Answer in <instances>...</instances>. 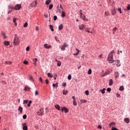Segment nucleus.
Returning a JSON list of instances; mask_svg holds the SVG:
<instances>
[{"instance_id": "13d9d810", "label": "nucleus", "mask_w": 130, "mask_h": 130, "mask_svg": "<svg viewBox=\"0 0 130 130\" xmlns=\"http://www.w3.org/2000/svg\"><path fill=\"white\" fill-rule=\"evenodd\" d=\"M16 21H17V18H13V22L16 23Z\"/></svg>"}, {"instance_id": "8fccbe9b", "label": "nucleus", "mask_w": 130, "mask_h": 130, "mask_svg": "<svg viewBox=\"0 0 130 130\" xmlns=\"http://www.w3.org/2000/svg\"><path fill=\"white\" fill-rule=\"evenodd\" d=\"M30 50V47L29 46L27 47L26 48V51H29Z\"/></svg>"}, {"instance_id": "e433bc0d", "label": "nucleus", "mask_w": 130, "mask_h": 130, "mask_svg": "<svg viewBox=\"0 0 130 130\" xmlns=\"http://www.w3.org/2000/svg\"><path fill=\"white\" fill-rule=\"evenodd\" d=\"M38 3V1H37V0H36L35 2V4H34V7H36V6H37V4Z\"/></svg>"}, {"instance_id": "9d476101", "label": "nucleus", "mask_w": 130, "mask_h": 130, "mask_svg": "<svg viewBox=\"0 0 130 130\" xmlns=\"http://www.w3.org/2000/svg\"><path fill=\"white\" fill-rule=\"evenodd\" d=\"M116 61H117V63H116V67H117V68H119V67H120V66H121V64H120V61L119 60L117 59V60H116Z\"/></svg>"}, {"instance_id": "3c124183", "label": "nucleus", "mask_w": 130, "mask_h": 130, "mask_svg": "<svg viewBox=\"0 0 130 130\" xmlns=\"http://www.w3.org/2000/svg\"><path fill=\"white\" fill-rule=\"evenodd\" d=\"M68 80H71L72 79V76L71 75H69L68 77Z\"/></svg>"}, {"instance_id": "a878e982", "label": "nucleus", "mask_w": 130, "mask_h": 130, "mask_svg": "<svg viewBox=\"0 0 130 130\" xmlns=\"http://www.w3.org/2000/svg\"><path fill=\"white\" fill-rule=\"evenodd\" d=\"M80 102L81 103H87V100H81Z\"/></svg>"}, {"instance_id": "393cba45", "label": "nucleus", "mask_w": 130, "mask_h": 130, "mask_svg": "<svg viewBox=\"0 0 130 130\" xmlns=\"http://www.w3.org/2000/svg\"><path fill=\"white\" fill-rule=\"evenodd\" d=\"M2 35L3 36L4 39H6V38H7V36H6V34L5 32H2Z\"/></svg>"}, {"instance_id": "6ab92c4d", "label": "nucleus", "mask_w": 130, "mask_h": 130, "mask_svg": "<svg viewBox=\"0 0 130 130\" xmlns=\"http://www.w3.org/2000/svg\"><path fill=\"white\" fill-rule=\"evenodd\" d=\"M30 87H28V86H25L24 88V91H30Z\"/></svg>"}, {"instance_id": "09e8293b", "label": "nucleus", "mask_w": 130, "mask_h": 130, "mask_svg": "<svg viewBox=\"0 0 130 130\" xmlns=\"http://www.w3.org/2000/svg\"><path fill=\"white\" fill-rule=\"evenodd\" d=\"M23 119H26L27 118V115L25 114L23 116Z\"/></svg>"}, {"instance_id": "0eeeda50", "label": "nucleus", "mask_w": 130, "mask_h": 130, "mask_svg": "<svg viewBox=\"0 0 130 130\" xmlns=\"http://www.w3.org/2000/svg\"><path fill=\"white\" fill-rule=\"evenodd\" d=\"M80 17L83 19L84 21L86 20V17L84 15H83V13H82V10H80Z\"/></svg>"}, {"instance_id": "1a4fd4ad", "label": "nucleus", "mask_w": 130, "mask_h": 130, "mask_svg": "<svg viewBox=\"0 0 130 130\" xmlns=\"http://www.w3.org/2000/svg\"><path fill=\"white\" fill-rule=\"evenodd\" d=\"M44 48H46L47 49H49V48H51V45H48L47 44H45L44 45Z\"/></svg>"}, {"instance_id": "58836bf2", "label": "nucleus", "mask_w": 130, "mask_h": 130, "mask_svg": "<svg viewBox=\"0 0 130 130\" xmlns=\"http://www.w3.org/2000/svg\"><path fill=\"white\" fill-rule=\"evenodd\" d=\"M88 75H91V74H92V70L89 69L88 71Z\"/></svg>"}, {"instance_id": "f8f14e48", "label": "nucleus", "mask_w": 130, "mask_h": 130, "mask_svg": "<svg viewBox=\"0 0 130 130\" xmlns=\"http://www.w3.org/2000/svg\"><path fill=\"white\" fill-rule=\"evenodd\" d=\"M4 45H5L6 46H9V45H10V42L5 41L4 42Z\"/></svg>"}, {"instance_id": "c9c22d12", "label": "nucleus", "mask_w": 130, "mask_h": 130, "mask_svg": "<svg viewBox=\"0 0 130 130\" xmlns=\"http://www.w3.org/2000/svg\"><path fill=\"white\" fill-rule=\"evenodd\" d=\"M73 105H74V106H77V101L76 100L73 101Z\"/></svg>"}, {"instance_id": "c756f323", "label": "nucleus", "mask_w": 130, "mask_h": 130, "mask_svg": "<svg viewBox=\"0 0 130 130\" xmlns=\"http://www.w3.org/2000/svg\"><path fill=\"white\" fill-rule=\"evenodd\" d=\"M57 65L58 67H60L61 66V62L60 61H57Z\"/></svg>"}, {"instance_id": "7c9ffc66", "label": "nucleus", "mask_w": 130, "mask_h": 130, "mask_svg": "<svg viewBox=\"0 0 130 130\" xmlns=\"http://www.w3.org/2000/svg\"><path fill=\"white\" fill-rule=\"evenodd\" d=\"M49 27H50V28L51 31H52V32H53V31H54V29H53V25H49Z\"/></svg>"}, {"instance_id": "6e6552de", "label": "nucleus", "mask_w": 130, "mask_h": 130, "mask_svg": "<svg viewBox=\"0 0 130 130\" xmlns=\"http://www.w3.org/2000/svg\"><path fill=\"white\" fill-rule=\"evenodd\" d=\"M26 123H23L22 124L23 127H22V129L23 130H28V127L27 126V125H26Z\"/></svg>"}, {"instance_id": "a19ab883", "label": "nucleus", "mask_w": 130, "mask_h": 130, "mask_svg": "<svg viewBox=\"0 0 130 130\" xmlns=\"http://www.w3.org/2000/svg\"><path fill=\"white\" fill-rule=\"evenodd\" d=\"M116 30H117V28H116V27H114V28H113V34H115V31H116Z\"/></svg>"}, {"instance_id": "4c0bfd02", "label": "nucleus", "mask_w": 130, "mask_h": 130, "mask_svg": "<svg viewBox=\"0 0 130 130\" xmlns=\"http://www.w3.org/2000/svg\"><path fill=\"white\" fill-rule=\"evenodd\" d=\"M35 96H37V95H39V92H38V90L35 91Z\"/></svg>"}, {"instance_id": "6e6d98bb", "label": "nucleus", "mask_w": 130, "mask_h": 130, "mask_svg": "<svg viewBox=\"0 0 130 130\" xmlns=\"http://www.w3.org/2000/svg\"><path fill=\"white\" fill-rule=\"evenodd\" d=\"M54 21H56V20H57V16H54Z\"/></svg>"}, {"instance_id": "4d7b16f0", "label": "nucleus", "mask_w": 130, "mask_h": 130, "mask_svg": "<svg viewBox=\"0 0 130 130\" xmlns=\"http://www.w3.org/2000/svg\"><path fill=\"white\" fill-rule=\"evenodd\" d=\"M38 60V59L37 58H35L33 59L34 62H36V61H37Z\"/></svg>"}, {"instance_id": "e2e57ef3", "label": "nucleus", "mask_w": 130, "mask_h": 130, "mask_svg": "<svg viewBox=\"0 0 130 130\" xmlns=\"http://www.w3.org/2000/svg\"><path fill=\"white\" fill-rule=\"evenodd\" d=\"M98 128H100V129H101V128H102V126H101V125H100L98 126Z\"/></svg>"}, {"instance_id": "2eb2a0df", "label": "nucleus", "mask_w": 130, "mask_h": 130, "mask_svg": "<svg viewBox=\"0 0 130 130\" xmlns=\"http://www.w3.org/2000/svg\"><path fill=\"white\" fill-rule=\"evenodd\" d=\"M55 108H56V109H57V110H61L60 106H59V105H55Z\"/></svg>"}, {"instance_id": "f257e3e1", "label": "nucleus", "mask_w": 130, "mask_h": 130, "mask_svg": "<svg viewBox=\"0 0 130 130\" xmlns=\"http://www.w3.org/2000/svg\"><path fill=\"white\" fill-rule=\"evenodd\" d=\"M113 53H114V51H112L108 56V60L109 61V63H113L115 60H113Z\"/></svg>"}, {"instance_id": "473e14b6", "label": "nucleus", "mask_w": 130, "mask_h": 130, "mask_svg": "<svg viewBox=\"0 0 130 130\" xmlns=\"http://www.w3.org/2000/svg\"><path fill=\"white\" fill-rule=\"evenodd\" d=\"M77 51V52H76L75 54H74V55H78L79 54V53L80 52V50H78V49H76Z\"/></svg>"}, {"instance_id": "412c9836", "label": "nucleus", "mask_w": 130, "mask_h": 130, "mask_svg": "<svg viewBox=\"0 0 130 130\" xmlns=\"http://www.w3.org/2000/svg\"><path fill=\"white\" fill-rule=\"evenodd\" d=\"M85 32H88V33H92V31H90V28H86L85 29Z\"/></svg>"}, {"instance_id": "338daca9", "label": "nucleus", "mask_w": 130, "mask_h": 130, "mask_svg": "<svg viewBox=\"0 0 130 130\" xmlns=\"http://www.w3.org/2000/svg\"><path fill=\"white\" fill-rule=\"evenodd\" d=\"M117 97H119L120 96V94H119L118 93H116Z\"/></svg>"}, {"instance_id": "f03ea898", "label": "nucleus", "mask_w": 130, "mask_h": 130, "mask_svg": "<svg viewBox=\"0 0 130 130\" xmlns=\"http://www.w3.org/2000/svg\"><path fill=\"white\" fill-rule=\"evenodd\" d=\"M20 43V40H19V38L17 36V35H15L14 40V45H18Z\"/></svg>"}, {"instance_id": "79ce46f5", "label": "nucleus", "mask_w": 130, "mask_h": 130, "mask_svg": "<svg viewBox=\"0 0 130 130\" xmlns=\"http://www.w3.org/2000/svg\"><path fill=\"white\" fill-rule=\"evenodd\" d=\"M52 8H53V5H52V4L50 5V6H49V10L52 9Z\"/></svg>"}, {"instance_id": "0e129e2a", "label": "nucleus", "mask_w": 130, "mask_h": 130, "mask_svg": "<svg viewBox=\"0 0 130 130\" xmlns=\"http://www.w3.org/2000/svg\"><path fill=\"white\" fill-rule=\"evenodd\" d=\"M55 39L56 41H58L59 42V41L58 40V39L57 38V37H55Z\"/></svg>"}, {"instance_id": "f3484780", "label": "nucleus", "mask_w": 130, "mask_h": 130, "mask_svg": "<svg viewBox=\"0 0 130 130\" xmlns=\"http://www.w3.org/2000/svg\"><path fill=\"white\" fill-rule=\"evenodd\" d=\"M63 28V25L62 24H60L58 27V30H62Z\"/></svg>"}, {"instance_id": "5fc2aeb1", "label": "nucleus", "mask_w": 130, "mask_h": 130, "mask_svg": "<svg viewBox=\"0 0 130 130\" xmlns=\"http://www.w3.org/2000/svg\"><path fill=\"white\" fill-rule=\"evenodd\" d=\"M27 26H28V23L25 22L23 25L24 27H27Z\"/></svg>"}, {"instance_id": "72a5a7b5", "label": "nucleus", "mask_w": 130, "mask_h": 130, "mask_svg": "<svg viewBox=\"0 0 130 130\" xmlns=\"http://www.w3.org/2000/svg\"><path fill=\"white\" fill-rule=\"evenodd\" d=\"M5 63H7V64H12V61H7L5 62Z\"/></svg>"}, {"instance_id": "dca6fc26", "label": "nucleus", "mask_w": 130, "mask_h": 130, "mask_svg": "<svg viewBox=\"0 0 130 130\" xmlns=\"http://www.w3.org/2000/svg\"><path fill=\"white\" fill-rule=\"evenodd\" d=\"M125 122H126V123H129V118H125L124 119Z\"/></svg>"}, {"instance_id": "cd10ccee", "label": "nucleus", "mask_w": 130, "mask_h": 130, "mask_svg": "<svg viewBox=\"0 0 130 130\" xmlns=\"http://www.w3.org/2000/svg\"><path fill=\"white\" fill-rule=\"evenodd\" d=\"M48 77L49 78H53V75L52 74H51V73H48Z\"/></svg>"}, {"instance_id": "c85d7f7f", "label": "nucleus", "mask_w": 130, "mask_h": 130, "mask_svg": "<svg viewBox=\"0 0 130 130\" xmlns=\"http://www.w3.org/2000/svg\"><path fill=\"white\" fill-rule=\"evenodd\" d=\"M51 3V0H47L46 1V5H49Z\"/></svg>"}, {"instance_id": "a18cd8bd", "label": "nucleus", "mask_w": 130, "mask_h": 130, "mask_svg": "<svg viewBox=\"0 0 130 130\" xmlns=\"http://www.w3.org/2000/svg\"><path fill=\"white\" fill-rule=\"evenodd\" d=\"M27 103H28V100L23 101V104H27Z\"/></svg>"}, {"instance_id": "f704fd0d", "label": "nucleus", "mask_w": 130, "mask_h": 130, "mask_svg": "<svg viewBox=\"0 0 130 130\" xmlns=\"http://www.w3.org/2000/svg\"><path fill=\"white\" fill-rule=\"evenodd\" d=\"M118 12H119L120 14H122V12H121V8H118L117 9Z\"/></svg>"}, {"instance_id": "603ef678", "label": "nucleus", "mask_w": 130, "mask_h": 130, "mask_svg": "<svg viewBox=\"0 0 130 130\" xmlns=\"http://www.w3.org/2000/svg\"><path fill=\"white\" fill-rule=\"evenodd\" d=\"M112 130H119V129H118L117 128H115V127L112 126Z\"/></svg>"}, {"instance_id": "20e7f679", "label": "nucleus", "mask_w": 130, "mask_h": 130, "mask_svg": "<svg viewBox=\"0 0 130 130\" xmlns=\"http://www.w3.org/2000/svg\"><path fill=\"white\" fill-rule=\"evenodd\" d=\"M22 8V6L21 4H17L15 5V6L14 7V9L15 10V11H18Z\"/></svg>"}, {"instance_id": "052dcab7", "label": "nucleus", "mask_w": 130, "mask_h": 130, "mask_svg": "<svg viewBox=\"0 0 130 130\" xmlns=\"http://www.w3.org/2000/svg\"><path fill=\"white\" fill-rule=\"evenodd\" d=\"M127 9L129 11L130 10V5H128L127 7Z\"/></svg>"}, {"instance_id": "ddd939ff", "label": "nucleus", "mask_w": 130, "mask_h": 130, "mask_svg": "<svg viewBox=\"0 0 130 130\" xmlns=\"http://www.w3.org/2000/svg\"><path fill=\"white\" fill-rule=\"evenodd\" d=\"M18 110L20 111V113H22V112H23V108L19 106Z\"/></svg>"}, {"instance_id": "39448f33", "label": "nucleus", "mask_w": 130, "mask_h": 130, "mask_svg": "<svg viewBox=\"0 0 130 130\" xmlns=\"http://www.w3.org/2000/svg\"><path fill=\"white\" fill-rule=\"evenodd\" d=\"M68 45L64 43L63 45V46H62L60 48H61V50L63 51H64V50H66V47H68Z\"/></svg>"}, {"instance_id": "bf43d9fd", "label": "nucleus", "mask_w": 130, "mask_h": 130, "mask_svg": "<svg viewBox=\"0 0 130 130\" xmlns=\"http://www.w3.org/2000/svg\"><path fill=\"white\" fill-rule=\"evenodd\" d=\"M109 85V86H112V85H113V82H110Z\"/></svg>"}, {"instance_id": "2f4dec72", "label": "nucleus", "mask_w": 130, "mask_h": 130, "mask_svg": "<svg viewBox=\"0 0 130 130\" xmlns=\"http://www.w3.org/2000/svg\"><path fill=\"white\" fill-rule=\"evenodd\" d=\"M106 90V88H103V90H101V91L102 92V94H104L105 93Z\"/></svg>"}, {"instance_id": "ea45409f", "label": "nucleus", "mask_w": 130, "mask_h": 130, "mask_svg": "<svg viewBox=\"0 0 130 130\" xmlns=\"http://www.w3.org/2000/svg\"><path fill=\"white\" fill-rule=\"evenodd\" d=\"M107 92H109V93H110V92H111V88H108L107 89Z\"/></svg>"}, {"instance_id": "aec40b11", "label": "nucleus", "mask_w": 130, "mask_h": 130, "mask_svg": "<svg viewBox=\"0 0 130 130\" xmlns=\"http://www.w3.org/2000/svg\"><path fill=\"white\" fill-rule=\"evenodd\" d=\"M61 17L62 18H64V17H66V12H64L63 11H62Z\"/></svg>"}, {"instance_id": "864d4df0", "label": "nucleus", "mask_w": 130, "mask_h": 130, "mask_svg": "<svg viewBox=\"0 0 130 130\" xmlns=\"http://www.w3.org/2000/svg\"><path fill=\"white\" fill-rule=\"evenodd\" d=\"M8 9H12L13 10V9H14V7H13L12 5H10L8 6Z\"/></svg>"}, {"instance_id": "49530a36", "label": "nucleus", "mask_w": 130, "mask_h": 130, "mask_svg": "<svg viewBox=\"0 0 130 130\" xmlns=\"http://www.w3.org/2000/svg\"><path fill=\"white\" fill-rule=\"evenodd\" d=\"M62 87H66L67 86V83L64 82L62 84Z\"/></svg>"}, {"instance_id": "7ed1b4c3", "label": "nucleus", "mask_w": 130, "mask_h": 130, "mask_svg": "<svg viewBox=\"0 0 130 130\" xmlns=\"http://www.w3.org/2000/svg\"><path fill=\"white\" fill-rule=\"evenodd\" d=\"M37 114L40 115V116L44 115V111H43V109H40L38 112Z\"/></svg>"}, {"instance_id": "5701e85b", "label": "nucleus", "mask_w": 130, "mask_h": 130, "mask_svg": "<svg viewBox=\"0 0 130 130\" xmlns=\"http://www.w3.org/2000/svg\"><path fill=\"white\" fill-rule=\"evenodd\" d=\"M53 88H55V87H56V88H57V87H58V83H56L55 84L53 83Z\"/></svg>"}, {"instance_id": "a211bd4d", "label": "nucleus", "mask_w": 130, "mask_h": 130, "mask_svg": "<svg viewBox=\"0 0 130 130\" xmlns=\"http://www.w3.org/2000/svg\"><path fill=\"white\" fill-rule=\"evenodd\" d=\"M119 76V73L117 72H115V78H118Z\"/></svg>"}, {"instance_id": "bb28decb", "label": "nucleus", "mask_w": 130, "mask_h": 130, "mask_svg": "<svg viewBox=\"0 0 130 130\" xmlns=\"http://www.w3.org/2000/svg\"><path fill=\"white\" fill-rule=\"evenodd\" d=\"M119 90L120 91H123L124 90V88L123 87V86H120Z\"/></svg>"}, {"instance_id": "4be33fe9", "label": "nucleus", "mask_w": 130, "mask_h": 130, "mask_svg": "<svg viewBox=\"0 0 130 130\" xmlns=\"http://www.w3.org/2000/svg\"><path fill=\"white\" fill-rule=\"evenodd\" d=\"M85 27V25L84 24H81L80 26H79L80 30H83L84 28Z\"/></svg>"}, {"instance_id": "69168bd1", "label": "nucleus", "mask_w": 130, "mask_h": 130, "mask_svg": "<svg viewBox=\"0 0 130 130\" xmlns=\"http://www.w3.org/2000/svg\"><path fill=\"white\" fill-rule=\"evenodd\" d=\"M72 98H73V101L76 100V96H72Z\"/></svg>"}, {"instance_id": "b1692460", "label": "nucleus", "mask_w": 130, "mask_h": 130, "mask_svg": "<svg viewBox=\"0 0 130 130\" xmlns=\"http://www.w3.org/2000/svg\"><path fill=\"white\" fill-rule=\"evenodd\" d=\"M62 93H63V95H67L68 93V90H63Z\"/></svg>"}, {"instance_id": "37998d69", "label": "nucleus", "mask_w": 130, "mask_h": 130, "mask_svg": "<svg viewBox=\"0 0 130 130\" xmlns=\"http://www.w3.org/2000/svg\"><path fill=\"white\" fill-rule=\"evenodd\" d=\"M115 125V123L112 122L110 124V126H112Z\"/></svg>"}, {"instance_id": "4468645a", "label": "nucleus", "mask_w": 130, "mask_h": 130, "mask_svg": "<svg viewBox=\"0 0 130 130\" xmlns=\"http://www.w3.org/2000/svg\"><path fill=\"white\" fill-rule=\"evenodd\" d=\"M110 73L109 71L106 72L104 74L102 75V77H105L107 75H109Z\"/></svg>"}, {"instance_id": "423d86ee", "label": "nucleus", "mask_w": 130, "mask_h": 130, "mask_svg": "<svg viewBox=\"0 0 130 130\" xmlns=\"http://www.w3.org/2000/svg\"><path fill=\"white\" fill-rule=\"evenodd\" d=\"M61 110L62 112H63V111H64L65 113H67V112H69V109L68 108H66L65 107H61Z\"/></svg>"}, {"instance_id": "774afa93", "label": "nucleus", "mask_w": 130, "mask_h": 130, "mask_svg": "<svg viewBox=\"0 0 130 130\" xmlns=\"http://www.w3.org/2000/svg\"><path fill=\"white\" fill-rule=\"evenodd\" d=\"M29 79L30 80V81H34V80H33V78H32V77H30L29 78Z\"/></svg>"}, {"instance_id": "c03bdc74", "label": "nucleus", "mask_w": 130, "mask_h": 130, "mask_svg": "<svg viewBox=\"0 0 130 130\" xmlns=\"http://www.w3.org/2000/svg\"><path fill=\"white\" fill-rule=\"evenodd\" d=\"M31 103H32V101H30L29 102V103L27 104V106H28V107L30 106Z\"/></svg>"}, {"instance_id": "de8ad7c7", "label": "nucleus", "mask_w": 130, "mask_h": 130, "mask_svg": "<svg viewBox=\"0 0 130 130\" xmlns=\"http://www.w3.org/2000/svg\"><path fill=\"white\" fill-rule=\"evenodd\" d=\"M23 63H24V64H28V61H27V60H24V61H23Z\"/></svg>"}, {"instance_id": "680f3d73", "label": "nucleus", "mask_w": 130, "mask_h": 130, "mask_svg": "<svg viewBox=\"0 0 130 130\" xmlns=\"http://www.w3.org/2000/svg\"><path fill=\"white\" fill-rule=\"evenodd\" d=\"M85 94H86V95H89V91L86 90L85 91Z\"/></svg>"}, {"instance_id": "9b49d317", "label": "nucleus", "mask_w": 130, "mask_h": 130, "mask_svg": "<svg viewBox=\"0 0 130 130\" xmlns=\"http://www.w3.org/2000/svg\"><path fill=\"white\" fill-rule=\"evenodd\" d=\"M111 14L113 15V16H114L115 14H116V10H115V8H114L112 11H111Z\"/></svg>"}]
</instances>
